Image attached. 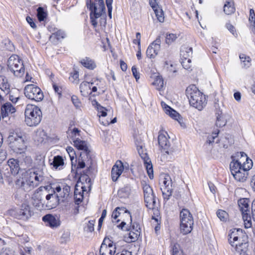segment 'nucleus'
Instances as JSON below:
<instances>
[{
    "label": "nucleus",
    "mask_w": 255,
    "mask_h": 255,
    "mask_svg": "<svg viewBox=\"0 0 255 255\" xmlns=\"http://www.w3.org/2000/svg\"><path fill=\"white\" fill-rule=\"evenodd\" d=\"M5 170H10V173L8 171L4 172L3 174L6 177L10 176V174L15 175L19 171L22 174H24L21 182V187L26 192H28L39 186L45 180V177L42 169L34 168L32 169H21L19 164V161L15 159L11 158L7 161L4 166Z\"/></svg>",
    "instance_id": "f257e3e1"
},
{
    "label": "nucleus",
    "mask_w": 255,
    "mask_h": 255,
    "mask_svg": "<svg viewBox=\"0 0 255 255\" xmlns=\"http://www.w3.org/2000/svg\"><path fill=\"white\" fill-rule=\"evenodd\" d=\"M237 156L240 158L236 159L232 156L230 168L234 178L238 181L244 182L248 178L249 170L253 167V161L244 152H238Z\"/></svg>",
    "instance_id": "f03ea898"
},
{
    "label": "nucleus",
    "mask_w": 255,
    "mask_h": 255,
    "mask_svg": "<svg viewBox=\"0 0 255 255\" xmlns=\"http://www.w3.org/2000/svg\"><path fill=\"white\" fill-rule=\"evenodd\" d=\"M186 95L191 106L201 111L207 103L205 96L195 85L189 86L186 90Z\"/></svg>",
    "instance_id": "7ed1b4c3"
},
{
    "label": "nucleus",
    "mask_w": 255,
    "mask_h": 255,
    "mask_svg": "<svg viewBox=\"0 0 255 255\" xmlns=\"http://www.w3.org/2000/svg\"><path fill=\"white\" fill-rule=\"evenodd\" d=\"M228 241L232 247H234L236 251L241 255L245 253V249L247 247V243L244 238H247V236L244 235L242 230L240 229H234L228 235Z\"/></svg>",
    "instance_id": "20e7f679"
},
{
    "label": "nucleus",
    "mask_w": 255,
    "mask_h": 255,
    "mask_svg": "<svg viewBox=\"0 0 255 255\" xmlns=\"http://www.w3.org/2000/svg\"><path fill=\"white\" fill-rule=\"evenodd\" d=\"M25 122L29 127L36 126L42 119L40 109L33 105H27L25 109Z\"/></svg>",
    "instance_id": "39448f33"
},
{
    "label": "nucleus",
    "mask_w": 255,
    "mask_h": 255,
    "mask_svg": "<svg viewBox=\"0 0 255 255\" xmlns=\"http://www.w3.org/2000/svg\"><path fill=\"white\" fill-rule=\"evenodd\" d=\"M180 232L183 235H187L192 231L194 224L193 218L187 209H183L180 213Z\"/></svg>",
    "instance_id": "423d86ee"
},
{
    "label": "nucleus",
    "mask_w": 255,
    "mask_h": 255,
    "mask_svg": "<svg viewBox=\"0 0 255 255\" xmlns=\"http://www.w3.org/2000/svg\"><path fill=\"white\" fill-rule=\"evenodd\" d=\"M9 147L16 153H21L24 152L26 145L23 136L17 132H10L8 136Z\"/></svg>",
    "instance_id": "0eeeda50"
},
{
    "label": "nucleus",
    "mask_w": 255,
    "mask_h": 255,
    "mask_svg": "<svg viewBox=\"0 0 255 255\" xmlns=\"http://www.w3.org/2000/svg\"><path fill=\"white\" fill-rule=\"evenodd\" d=\"M7 67L9 70L17 77H21L24 73L25 69L23 61L17 55L13 54L8 58Z\"/></svg>",
    "instance_id": "6e6552de"
},
{
    "label": "nucleus",
    "mask_w": 255,
    "mask_h": 255,
    "mask_svg": "<svg viewBox=\"0 0 255 255\" xmlns=\"http://www.w3.org/2000/svg\"><path fill=\"white\" fill-rule=\"evenodd\" d=\"M98 5L92 4L90 7V17L91 22L94 27L97 26V21L96 19L101 17L103 14L105 13V6L104 0H98Z\"/></svg>",
    "instance_id": "1a4fd4ad"
},
{
    "label": "nucleus",
    "mask_w": 255,
    "mask_h": 255,
    "mask_svg": "<svg viewBox=\"0 0 255 255\" xmlns=\"http://www.w3.org/2000/svg\"><path fill=\"white\" fill-rule=\"evenodd\" d=\"M47 193L46 188L44 186H40L35 190L31 196L33 205L38 210L44 208L45 201L43 198Z\"/></svg>",
    "instance_id": "9d476101"
},
{
    "label": "nucleus",
    "mask_w": 255,
    "mask_h": 255,
    "mask_svg": "<svg viewBox=\"0 0 255 255\" xmlns=\"http://www.w3.org/2000/svg\"><path fill=\"white\" fill-rule=\"evenodd\" d=\"M24 95L29 99L36 102L41 101L44 97L41 90L33 84H30L25 86Z\"/></svg>",
    "instance_id": "9b49d317"
},
{
    "label": "nucleus",
    "mask_w": 255,
    "mask_h": 255,
    "mask_svg": "<svg viewBox=\"0 0 255 255\" xmlns=\"http://www.w3.org/2000/svg\"><path fill=\"white\" fill-rule=\"evenodd\" d=\"M144 202L146 207L153 210L156 207L155 196L151 187L148 184H145L143 186Z\"/></svg>",
    "instance_id": "f8f14e48"
},
{
    "label": "nucleus",
    "mask_w": 255,
    "mask_h": 255,
    "mask_svg": "<svg viewBox=\"0 0 255 255\" xmlns=\"http://www.w3.org/2000/svg\"><path fill=\"white\" fill-rule=\"evenodd\" d=\"M100 255H115L116 254V244L109 238H105L100 248Z\"/></svg>",
    "instance_id": "ddd939ff"
},
{
    "label": "nucleus",
    "mask_w": 255,
    "mask_h": 255,
    "mask_svg": "<svg viewBox=\"0 0 255 255\" xmlns=\"http://www.w3.org/2000/svg\"><path fill=\"white\" fill-rule=\"evenodd\" d=\"M163 185L161 187L164 201H168L172 196L173 190V183L170 176L165 174L162 180Z\"/></svg>",
    "instance_id": "4468645a"
},
{
    "label": "nucleus",
    "mask_w": 255,
    "mask_h": 255,
    "mask_svg": "<svg viewBox=\"0 0 255 255\" xmlns=\"http://www.w3.org/2000/svg\"><path fill=\"white\" fill-rule=\"evenodd\" d=\"M12 215L15 218L26 220L31 216L30 207L27 205H22L20 209L13 211Z\"/></svg>",
    "instance_id": "2eb2a0df"
},
{
    "label": "nucleus",
    "mask_w": 255,
    "mask_h": 255,
    "mask_svg": "<svg viewBox=\"0 0 255 255\" xmlns=\"http://www.w3.org/2000/svg\"><path fill=\"white\" fill-rule=\"evenodd\" d=\"M161 40L158 36L147 47L146 55L149 58H154L158 54L160 49Z\"/></svg>",
    "instance_id": "dca6fc26"
},
{
    "label": "nucleus",
    "mask_w": 255,
    "mask_h": 255,
    "mask_svg": "<svg viewBox=\"0 0 255 255\" xmlns=\"http://www.w3.org/2000/svg\"><path fill=\"white\" fill-rule=\"evenodd\" d=\"M15 112V108L10 103H6L3 104L1 108L2 121L7 123L10 120L9 115H11Z\"/></svg>",
    "instance_id": "f3484780"
},
{
    "label": "nucleus",
    "mask_w": 255,
    "mask_h": 255,
    "mask_svg": "<svg viewBox=\"0 0 255 255\" xmlns=\"http://www.w3.org/2000/svg\"><path fill=\"white\" fill-rule=\"evenodd\" d=\"M192 54V48L191 47H184L180 51L181 55L183 56L184 59L181 62L182 65L185 69L188 70L190 69L191 65L190 64L191 60L187 58L190 54Z\"/></svg>",
    "instance_id": "a211bd4d"
},
{
    "label": "nucleus",
    "mask_w": 255,
    "mask_h": 255,
    "mask_svg": "<svg viewBox=\"0 0 255 255\" xmlns=\"http://www.w3.org/2000/svg\"><path fill=\"white\" fill-rule=\"evenodd\" d=\"M42 220L46 226H48L52 229L56 228L60 225L59 220L56 216L50 214L44 216Z\"/></svg>",
    "instance_id": "6ab92c4d"
},
{
    "label": "nucleus",
    "mask_w": 255,
    "mask_h": 255,
    "mask_svg": "<svg viewBox=\"0 0 255 255\" xmlns=\"http://www.w3.org/2000/svg\"><path fill=\"white\" fill-rule=\"evenodd\" d=\"M45 198L44 208H47L48 209L56 207L58 204V196L55 193V191H53V193L46 194Z\"/></svg>",
    "instance_id": "aec40b11"
},
{
    "label": "nucleus",
    "mask_w": 255,
    "mask_h": 255,
    "mask_svg": "<svg viewBox=\"0 0 255 255\" xmlns=\"http://www.w3.org/2000/svg\"><path fill=\"white\" fill-rule=\"evenodd\" d=\"M84 191H86V187L83 186V183L80 184V183L78 182L75 186L74 190V199L76 204H79L82 202Z\"/></svg>",
    "instance_id": "412c9836"
},
{
    "label": "nucleus",
    "mask_w": 255,
    "mask_h": 255,
    "mask_svg": "<svg viewBox=\"0 0 255 255\" xmlns=\"http://www.w3.org/2000/svg\"><path fill=\"white\" fill-rule=\"evenodd\" d=\"M124 170L123 164L121 161H118L112 167L111 170V177L112 180L116 181Z\"/></svg>",
    "instance_id": "4be33fe9"
},
{
    "label": "nucleus",
    "mask_w": 255,
    "mask_h": 255,
    "mask_svg": "<svg viewBox=\"0 0 255 255\" xmlns=\"http://www.w3.org/2000/svg\"><path fill=\"white\" fill-rule=\"evenodd\" d=\"M166 134L167 135L166 132H165V133H163L159 132L158 136V142L160 147L165 151V153L169 154L170 153V151L168 150V148L169 147V141L167 139Z\"/></svg>",
    "instance_id": "5701e85b"
},
{
    "label": "nucleus",
    "mask_w": 255,
    "mask_h": 255,
    "mask_svg": "<svg viewBox=\"0 0 255 255\" xmlns=\"http://www.w3.org/2000/svg\"><path fill=\"white\" fill-rule=\"evenodd\" d=\"M73 142L75 147L83 151L80 153H82V155H85L87 158H88L90 151L88 149L86 142L77 138L73 141Z\"/></svg>",
    "instance_id": "b1692460"
},
{
    "label": "nucleus",
    "mask_w": 255,
    "mask_h": 255,
    "mask_svg": "<svg viewBox=\"0 0 255 255\" xmlns=\"http://www.w3.org/2000/svg\"><path fill=\"white\" fill-rule=\"evenodd\" d=\"M161 105L165 112V113L168 115L172 119L178 121L180 119V115L174 110L172 109L170 107L168 106L165 103L162 102Z\"/></svg>",
    "instance_id": "393cba45"
},
{
    "label": "nucleus",
    "mask_w": 255,
    "mask_h": 255,
    "mask_svg": "<svg viewBox=\"0 0 255 255\" xmlns=\"http://www.w3.org/2000/svg\"><path fill=\"white\" fill-rule=\"evenodd\" d=\"M49 162L51 165L55 169L59 168L60 169L64 164V159L60 155H57L53 157L52 159H49Z\"/></svg>",
    "instance_id": "a878e982"
},
{
    "label": "nucleus",
    "mask_w": 255,
    "mask_h": 255,
    "mask_svg": "<svg viewBox=\"0 0 255 255\" xmlns=\"http://www.w3.org/2000/svg\"><path fill=\"white\" fill-rule=\"evenodd\" d=\"M80 63L85 68L89 70H94L97 67L95 61L90 57H86L82 59Z\"/></svg>",
    "instance_id": "bb28decb"
},
{
    "label": "nucleus",
    "mask_w": 255,
    "mask_h": 255,
    "mask_svg": "<svg viewBox=\"0 0 255 255\" xmlns=\"http://www.w3.org/2000/svg\"><path fill=\"white\" fill-rule=\"evenodd\" d=\"M0 88L5 94L10 93V86L7 78L3 76H0Z\"/></svg>",
    "instance_id": "cd10ccee"
},
{
    "label": "nucleus",
    "mask_w": 255,
    "mask_h": 255,
    "mask_svg": "<svg viewBox=\"0 0 255 255\" xmlns=\"http://www.w3.org/2000/svg\"><path fill=\"white\" fill-rule=\"evenodd\" d=\"M249 199L248 198L240 199L238 200V205L242 213L250 212L249 211Z\"/></svg>",
    "instance_id": "c85d7f7f"
},
{
    "label": "nucleus",
    "mask_w": 255,
    "mask_h": 255,
    "mask_svg": "<svg viewBox=\"0 0 255 255\" xmlns=\"http://www.w3.org/2000/svg\"><path fill=\"white\" fill-rule=\"evenodd\" d=\"M35 140L39 143H42L47 139L46 132L42 129H37L35 135Z\"/></svg>",
    "instance_id": "c756f323"
},
{
    "label": "nucleus",
    "mask_w": 255,
    "mask_h": 255,
    "mask_svg": "<svg viewBox=\"0 0 255 255\" xmlns=\"http://www.w3.org/2000/svg\"><path fill=\"white\" fill-rule=\"evenodd\" d=\"M140 235L139 231L133 232V231H129L128 236L125 237V239L127 242H135L138 239Z\"/></svg>",
    "instance_id": "7c9ffc66"
},
{
    "label": "nucleus",
    "mask_w": 255,
    "mask_h": 255,
    "mask_svg": "<svg viewBox=\"0 0 255 255\" xmlns=\"http://www.w3.org/2000/svg\"><path fill=\"white\" fill-rule=\"evenodd\" d=\"M144 161V164L146 168L147 174L149 176V178L150 179H152L153 178V167H152V164L151 162V161L150 160L149 158H146L145 159L143 160Z\"/></svg>",
    "instance_id": "2f4dec72"
},
{
    "label": "nucleus",
    "mask_w": 255,
    "mask_h": 255,
    "mask_svg": "<svg viewBox=\"0 0 255 255\" xmlns=\"http://www.w3.org/2000/svg\"><path fill=\"white\" fill-rule=\"evenodd\" d=\"M172 255H184L183 252L179 244L176 243H171L170 245Z\"/></svg>",
    "instance_id": "473e14b6"
},
{
    "label": "nucleus",
    "mask_w": 255,
    "mask_h": 255,
    "mask_svg": "<svg viewBox=\"0 0 255 255\" xmlns=\"http://www.w3.org/2000/svg\"><path fill=\"white\" fill-rule=\"evenodd\" d=\"M52 32V35L50 37V39L54 37L57 40L63 39L65 37L66 34L65 32L62 30H58L56 28H54L52 30H50Z\"/></svg>",
    "instance_id": "72a5a7b5"
},
{
    "label": "nucleus",
    "mask_w": 255,
    "mask_h": 255,
    "mask_svg": "<svg viewBox=\"0 0 255 255\" xmlns=\"http://www.w3.org/2000/svg\"><path fill=\"white\" fill-rule=\"evenodd\" d=\"M130 194V188L128 186H125L118 191V195L121 198H128Z\"/></svg>",
    "instance_id": "f704fd0d"
},
{
    "label": "nucleus",
    "mask_w": 255,
    "mask_h": 255,
    "mask_svg": "<svg viewBox=\"0 0 255 255\" xmlns=\"http://www.w3.org/2000/svg\"><path fill=\"white\" fill-rule=\"evenodd\" d=\"M250 212L242 213V217L244 222L245 227L247 229L252 227V219L249 214Z\"/></svg>",
    "instance_id": "c9c22d12"
},
{
    "label": "nucleus",
    "mask_w": 255,
    "mask_h": 255,
    "mask_svg": "<svg viewBox=\"0 0 255 255\" xmlns=\"http://www.w3.org/2000/svg\"><path fill=\"white\" fill-rule=\"evenodd\" d=\"M135 143L137 147V150L138 151V152L140 157H141V158L143 159V160L145 159V158H148V157L147 156L146 153H145L143 149L142 142L141 141H138L137 140H136Z\"/></svg>",
    "instance_id": "e433bc0d"
},
{
    "label": "nucleus",
    "mask_w": 255,
    "mask_h": 255,
    "mask_svg": "<svg viewBox=\"0 0 255 255\" xmlns=\"http://www.w3.org/2000/svg\"><path fill=\"white\" fill-rule=\"evenodd\" d=\"M226 124V121L225 120L222 113H216V125L217 127H223Z\"/></svg>",
    "instance_id": "4c0bfd02"
},
{
    "label": "nucleus",
    "mask_w": 255,
    "mask_h": 255,
    "mask_svg": "<svg viewBox=\"0 0 255 255\" xmlns=\"http://www.w3.org/2000/svg\"><path fill=\"white\" fill-rule=\"evenodd\" d=\"M224 11L226 14L229 15L234 13L235 11V8L234 6L233 3L231 2H227L224 6Z\"/></svg>",
    "instance_id": "58836bf2"
},
{
    "label": "nucleus",
    "mask_w": 255,
    "mask_h": 255,
    "mask_svg": "<svg viewBox=\"0 0 255 255\" xmlns=\"http://www.w3.org/2000/svg\"><path fill=\"white\" fill-rule=\"evenodd\" d=\"M240 59L245 68L249 67L251 65V59L249 56H247L245 54L240 55Z\"/></svg>",
    "instance_id": "ea45409f"
},
{
    "label": "nucleus",
    "mask_w": 255,
    "mask_h": 255,
    "mask_svg": "<svg viewBox=\"0 0 255 255\" xmlns=\"http://www.w3.org/2000/svg\"><path fill=\"white\" fill-rule=\"evenodd\" d=\"M37 17L39 21H44L47 17V13L42 7H39L37 9Z\"/></svg>",
    "instance_id": "a19ab883"
},
{
    "label": "nucleus",
    "mask_w": 255,
    "mask_h": 255,
    "mask_svg": "<svg viewBox=\"0 0 255 255\" xmlns=\"http://www.w3.org/2000/svg\"><path fill=\"white\" fill-rule=\"evenodd\" d=\"M87 157L85 155H82L80 153V157L78 158V162L77 165V170L79 171L81 169L84 168L86 166L85 161Z\"/></svg>",
    "instance_id": "79ce46f5"
},
{
    "label": "nucleus",
    "mask_w": 255,
    "mask_h": 255,
    "mask_svg": "<svg viewBox=\"0 0 255 255\" xmlns=\"http://www.w3.org/2000/svg\"><path fill=\"white\" fill-rule=\"evenodd\" d=\"M94 103L96 105V107L99 114V117H105L107 116V110L101 106L97 101H94L93 102V104L94 105Z\"/></svg>",
    "instance_id": "37998d69"
},
{
    "label": "nucleus",
    "mask_w": 255,
    "mask_h": 255,
    "mask_svg": "<svg viewBox=\"0 0 255 255\" xmlns=\"http://www.w3.org/2000/svg\"><path fill=\"white\" fill-rule=\"evenodd\" d=\"M154 11L156 16L158 19V20L160 22H163L164 20V16L163 10L159 8H156L153 9Z\"/></svg>",
    "instance_id": "c03bdc74"
},
{
    "label": "nucleus",
    "mask_w": 255,
    "mask_h": 255,
    "mask_svg": "<svg viewBox=\"0 0 255 255\" xmlns=\"http://www.w3.org/2000/svg\"><path fill=\"white\" fill-rule=\"evenodd\" d=\"M98 82V79H92L91 82H83L80 85V89L81 92H82V90H84L85 88L88 87L89 89L91 88L90 85H92L94 84L96 82Z\"/></svg>",
    "instance_id": "a18cd8bd"
},
{
    "label": "nucleus",
    "mask_w": 255,
    "mask_h": 255,
    "mask_svg": "<svg viewBox=\"0 0 255 255\" xmlns=\"http://www.w3.org/2000/svg\"><path fill=\"white\" fill-rule=\"evenodd\" d=\"M219 132V130L217 129L214 132H213L212 134L209 135L207 138V142L209 144L212 143L214 142V139L216 137L218 136V135Z\"/></svg>",
    "instance_id": "49530a36"
},
{
    "label": "nucleus",
    "mask_w": 255,
    "mask_h": 255,
    "mask_svg": "<svg viewBox=\"0 0 255 255\" xmlns=\"http://www.w3.org/2000/svg\"><path fill=\"white\" fill-rule=\"evenodd\" d=\"M217 215L218 217L221 220V221H225L228 217V214L224 210H219L217 212Z\"/></svg>",
    "instance_id": "de8ad7c7"
},
{
    "label": "nucleus",
    "mask_w": 255,
    "mask_h": 255,
    "mask_svg": "<svg viewBox=\"0 0 255 255\" xmlns=\"http://www.w3.org/2000/svg\"><path fill=\"white\" fill-rule=\"evenodd\" d=\"M69 79L71 82L77 83L79 79V72L77 71H74L73 73H71Z\"/></svg>",
    "instance_id": "09e8293b"
},
{
    "label": "nucleus",
    "mask_w": 255,
    "mask_h": 255,
    "mask_svg": "<svg viewBox=\"0 0 255 255\" xmlns=\"http://www.w3.org/2000/svg\"><path fill=\"white\" fill-rule=\"evenodd\" d=\"M120 210H125L123 208H120V207H117L113 212L112 215V218L113 219V222H114V220H116L118 217L121 214V212Z\"/></svg>",
    "instance_id": "8fccbe9b"
},
{
    "label": "nucleus",
    "mask_w": 255,
    "mask_h": 255,
    "mask_svg": "<svg viewBox=\"0 0 255 255\" xmlns=\"http://www.w3.org/2000/svg\"><path fill=\"white\" fill-rule=\"evenodd\" d=\"M177 38V37L176 34L173 33L167 34L165 39L166 43L168 44H170L175 41Z\"/></svg>",
    "instance_id": "3c124183"
},
{
    "label": "nucleus",
    "mask_w": 255,
    "mask_h": 255,
    "mask_svg": "<svg viewBox=\"0 0 255 255\" xmlns=\"http://www.w3.org/2000/svg\"><path fill=\"white\" fill-rule=\"evenodd\" d=\"M94 220H90L88 222L87 226L85 227V230L87 232H92L94 230Z\"/></svg>",
    "instance_id": "603ef678"
},
{
    "label": "nucleus",
    "mask_w": 255,
    "mask_h": 255,
    "mask_svg": "<svg viewBox=\"0 0 255 255\" xmlns=\"http://www.w3.org/2000/svg\"><path fill=\"white\" fill-rule=\"evenodd\" d=\"M66 150L69 155L72 163H73V160L74 159L75 157L76 156V153L74 149L72 147L68 146L67 147Z\"/></svg>",
    "instance_id": "864d4df0"
},
{
    "label": "nucleus",
    "mask_w": 255,
    "mask_h": 255,
    "mask_svg": "<svg viewBox=\"0 0 255 255\" xmlns=\"http://www.w3.org/2000/svg\"><path fill=\"white\" fill-rule=\"evenodd\" d=\"M71 191V188L69 186L66 185L63 188V195L61 197L64 198H67Z\"/></svg>",
    "instance_id": "5fc2aeb1"
},
{
    "label": "nucleus",
    "mask_w": 255,
    "mask_h": 255,
    "mask_svg": "<svg viewBox=\"0 0 255 255\" xmlns=\"http://www.w3.org/2000/svg\"><path fill=\"white\" fill-rule=\"evenodd\" d=\"M131 225L130 227V229H128V231H133V232H136V231H139V232L140 233L141 229H140V226L138 223L134 222L133 223H131Z\"/></svg>",
    "instance_id": "6e6d98bb"
},
{
    "label": "nucleus",
    "mask_w": 255,
    "mask_h": 255,
    "mask_svg": "<svg viewBox=\"0 0 255 255\" xmlns=\"http://www.w3.org/2000/svg\"><path fill=\"white\" fill-rule=\"evenodd\" d=\"M153 84L157 85L159 89L161 88L163 86V80L161 78L158 77L155 79Z\"/></svg>",
    "instance_id": "4d7b16f0"
},
{
    "label": "nucleus",
    "mask_w": 255,
    "mask_h": 255,
    "mask_svg": "<svg viewBox=\"0 0 255 255\" xmlns=\"http://www.w3.org/2000/svg\"><path fill=\"white\" fill-rule=\"evenodd\" d=\"M90 166L89 167H88V168L86 170L83 171V173L81 174L80 178H82L83 180L85 179L86 181H87L88 179L89 180V181L90 180V179L88 176V174L90 172Z\"/></svg>",
    "instance_id": "13d9d810"
},
{
    "label": "nucleus",
    "mask_w": 255,
    "mask_h": 255,
    "mask_svg": "<svg viewBox=\"0 0 255 255\" xmlns=\"http://www.w3.org/2000/svg\"><path fill=\"white\" fill-rule=\"evenodd\" d=\"M52 86L53 88V89L56 93H57V94L60 96L61 95L62 93V88L61 87L58 86L56 83H52Z\"/></svg>",
    "instance_id": "bf43d9fd"
},
{
    "label": "nucleus",
    "mask_w": 255,
    "mask_h": 255,
    "mask_svg": "<svg viewBox=\"0 0 255 255\" xmlns=\"http://www.w3.org/2000/svg\"><path fill=\"white\" fill-rule=\"evenodd\" d=\"M71 101L76 107L78 108L80 107V102L77 96L74 95L72 96L71 97Z\"/></svg>",
    "instance_id": "052dcab7"
},
{
    "label": "nucleus",
    "mask_w": 255,
    "mask_h": 255,
    "mask_svg": "<svg viewBox=\"0 0 255 255\" xmlns=\"http://www.w3.org/2000/svg\"><path fill=\"white\" fill-rule=\"evenodd\" d=\"M226 28L234 35H237L235 27L231 23H228L226 25Z\"/></svg>",
    "instance_id": "680f3d73"
},
{
    "label": "nucleus",
    "mask_w": 255,
    "mask_h": 255,
    "mask_svg": "<svg viewBox=\"0 0 255 255\" xmlns=\"http://www.w3.org/2000/svg\"><path fill=\"white\" fill-rule=\"evenodd\" d=\"M5 45L8 51H12L14 49L13 44L9 40L5 41Z\"/></svg>",
    "instance_id": "e2e57ef3"
},
{
    "label": "nucleus",
    "mask_w": 255,
    "mask_h": 255,
    "mask_svg": "<svg viewBox=\"0 0 255 255\" xmlns=\"http://www.w3.org/2000/svg\"><path fill=\"white\" fill-rule=\"evenodd\" d=\"M27 22L29 24L30 26L35 29L36 28V25L35 22L33 21V19L30 16H27L26 18Z\"/></svg>",
    "instance_id": "0e129e2a"
},
{
    "label": "nucleus",
    "mask_w": 255,
    "mask_h": 255,
    "mask_svg": "<svg viewBox=\"0 0 255 255\" xmlns=\"http://www.w3.org/2000/svg\"><path fill=\"white\" fill-rule=\"evenodd\" d=\"M131 71L133 76L136 79V80L137 81V80L139 79V74L137 72V69L134 66L132 67Z\"/></svg>",
    "instance_id": "69168bd1"
},
{
    "label": "nucleus",
    "mask_w": 255,
    "mask_h": 255,
    "mask_svg": "<svg viewBox=\"0 0 255 255\" xmlns=\"http://www.w3.org/2000/svg\"><path fill=\"white\" fill-rule=\"evenodd\" d=\"M149 4L153 9L156 8H159L158 5L157 3L156 0H149Z\"/></svg>",
    "instance_id": "338daca9"
},
{
    "label": "nucleus",
    "mask_w": 255,
    "mask_h": 255,
    "mask_svg": "<svg viewBox=\"0 0 255 255\" xmlns=\"http://www.w3.org/2000/svg\"><path fill=\"white\" fill-rule=\"evenodd\" d=\"M249 21H253L255 20V13L253 9H250V16Z\"/></svg>",
    "instance_id": "774afa93"
}]
</instances>
